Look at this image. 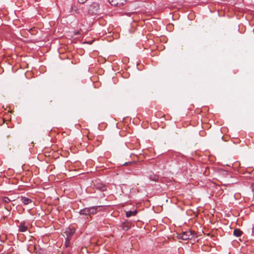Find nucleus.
Instances as JSON below:
<instances>
[{"label": "nucleus", "instance_id": "nucleus-1", "mask_svg": "<svg viewBox=\"0 0 254 254\" xmlns=\"http://www.w3.org/2000/svg\"><path fill=\"white\" fill-rule=\"evenodd\" d=\"M100 207V206H93L89 207H86L81 209L79 213L83 215H90L97 213L98 209Z\"/></svg>", "mask_w": 254, "mask_h": 254}, {"label": "nucleus", "instance_id": "nucleus-2", "mask_svg": "<svg viewBox=\"0 0 254 254\" xmlns=\"http://www.w3.org/2000/svg\"><path fill=\"white\" fill-rule=\"evenodd\" d=\"M195 233L194 231L188 230L179 234L178 238L183 240H191L194 238Z\"/></svg>", "mask_w": 254, "mask_h": 254}, {"label": "nucleus", "instance_id": "nucleus-3", "mask_svg": "<svg viewBox=\"0 0 254 254\" xmlns=\"http://www.w3.org/2000/svg\"><path fill=\"white\" fill-rule=\"evenodd\" d=\"M89 13L92 15H96L99 12V5L97 2H93L89 6Z\"/></svg>", "mask_w": 254, "mask_h": 254}, {"label": "nucleus", "instance_id": "nucleus-4", "mask_svg": "<svg viewBox=\"0 0 254 254\" xmlns=\"http://www.w3.org/2000/svg\"><path fill=\"white\" fill-rule=\"evenodd\" d=\"M127 0H108L109 2L112 6L120 7L124 5Z\"/></svg>", "mask_w": 254, "mask_h": 254}, {"label": "nucleus", "instance_id": "nucleus-5", "mask_svg": "<svg viewBox=\"0 0 254 254\" xmlns=\"http://www.w3.org/2000/svg\"><path fill=\"white\" fill-rule=\"evenodd\" d=\"M75 229L74 228L68 227L66 229L64 233L66 238H71L73 235L74 234Z\"/></svg>", "mask_w": 254, "mask_h": 254}, {"label": "nucleus", "instance_id": "nucleus-6", "mask_svg": "<svg viewBox=\"0 0 254 254\" xmlns=\"http://www.w3.org/2000/svg\"><path fill=\"white\" fill-rule=\"evenodd\" d=\"M94 187L96 190H98L101 191H105L107 190L106 186L102 183H97L94 185Z\"/></svg>", "mask_w": 254, "mask_h": 254}, {"label": "nucleus", "instance_id": "nucleus-7", "mask_svg": "<svg viewBox=\"0 0 254 254\" xmlns=\"http://www.w3.org/2000/svg\"><path fill=\"white\" fill-rule=\"evenodd\" d=\"M19 231L21 232H25L28 230V227L26 225L25 221H21L19 225Z\"/></svg>", "mask_w": 254, "mask_h": 254}, {"label": "nucleus", "instance_id": "nucleus-8", "mask_svg": "<svg viewBox=\"0 0 254 254\" xmlns=\"http://www.w3.org/2000/svg\"><path fill=\"white\" fill-rule=\"evenodd\" d=\"M20 200L24 205H27L32 202V200L30 198L25 196H21Z\"/></svg>", "mask_w": 254, "mask_h": 254}, {"label": "nucleus", "instance_id": "nucleus-9", "mask_svg": "<svg viewBox=\"0 0 254 254\" xmlns=\"http://www.w3.org/2000/svg\"><path fill=\"white\" fill-rule=\"evenodd\" d=\"M137 213V211L136 209H134L132 211L129 210L126 212V217H130L132 216H135Z\"/></svg>", "mask_w": 254, "mask_h": 254}, {"label": "nucleus", "instance_id": "nucleus-10", "mask_svg": "<svg viewBox=\"0 0 254 254\" xmlns=\"http://www.w3.org/2000/svg\"><path fill=\"white\" fill-rule=\"evenodd\" d=\"M121 229L125 231L128 230L130 228V225L126 222H123L120 226Z\"/></svg>", "mask_w": 254, "mask_h": 254}, {"label": "nucleus", "instance_id": "nucleus-11", "mask_svg": "<svg viewBox=\"0 0 254 254\" xmlns=\"http://www.w3.org/2000/svg\"><path fill=\"white\" fill-rule=\"evenodd\" d=\"M148 178L150 180L154 181V182H157L158 181L159 179V177L158 175H156L154 174H151L148 176Z\"/></svg>", "mask_w": 254, "mask_h": 254}, {"label": "nucleus", "instance_id": "nucleus-12", "mask_svg": "<svg viewBox=\"0 0 254 254\" xmlns=\"http://www.w3.org/2000/svg\"><path fill=\"white\" fill-rule=\"evenodd\" d=\"M242 233V231L239 229H235L233 231L234 235L237 237H240Z\"/></svg>", "mask_w": 254, "mask_h": 254}, {"label": "nucleus", "instance_id": "nucleus-13", "mask_svg": "<svg viewBox=\"0 0 254 254\" xmlns=\"http://www.w3.org/2000/svg\"><path fill=\"white\" fill-rule=\"evenodd\" d=\"M2 201L4 203H7L10 202L11 200L8 197L4 196L2 197Z\"/></svg>", "mask_w": 254, "mask_h": 254}, {"label": "nucleus", "instance_id": "nucleus-14", "mask_svg": "<svg viewBox=\"0 0 254 254\" xmlns=\"http://www.w3.org/2000/svg\"><path fill=\"white\" fill-rule=\"evenodd\" d=\"M71 238H66L65 241V246L66 247H69L70 245V241Z\"/></svg>", "mask_w": 254, "mask_h": 254}, {"label": "nucleus", "instance_id": "nucleus-15", "mask_svg": "<svg viewBox=\"0 0 254 254\" xmlns=\"http://www.w3.org/2000/svg\"><path fill=\"white\" fill-rule=\"evenodd\" d=\"M78 2L81 4L84 3L87 0H77Z\"/></svg>", "mask_w": 254, "mask_h": 254}, {"label": "nucleus", "instance_id": "nucleus-16", "mask_svg": "<svg viewBox=\"0 0 254 254\" xmlns=\"http://www.w3.org/2000/svg\"><path fill=\"white\" fill-rule=\"evenodd\" d=\"M252 189L253 191L254 192V184H252Z\"/></svg>", "mask_w": 254, "mask_h": 254}, {"label": "nucleus", "instance_id": "nucleus-17", "mask_svg": "<svg viewBox=\"0 0 254 254\" xmlns=\"http://www.w3.org/2000/svg\"><path fill=\"white\" fill-rule=\"evenodd\" d=\"M71 8L72 9V11L73 10V7H71Z\"/></svg>", "mask_w": 254, "mask_h": 254}, {"label": "nucleus", "instance_id": "nucleus-18", "mask_svg": "<svg viewBox=\"0 0 254 254\" xmlns=\"http://www.w3.org/2000/svg\"><path fill=\"white\" fill-rule=\"evenodd\" d=\"M75 12H77L76 11L78 10L77 9H75Z\"/></svg>", "mask_w": 254, "mask_h": 254}]
</instances>
